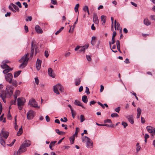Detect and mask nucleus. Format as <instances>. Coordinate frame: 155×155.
Returning a JSON list of instances; mask_svg holds the SVG:
<instances>
[{
    "instance_id": "obj_1",
    "label": "nucleus",
    "mask_w": 155,
    "mask_h": 155,
    "mask_svg": "<svg viewBox=\"0 0 155 155\" xmlns=\"http://www.w3.org/2000/svg\"><path fill=\"white\" fill-rule=\"evenodd\" d=\"M9 133L7 131H5L3 129L1 131L0 133V143L3 146L5 145V141L9 136Z\"/></svg>"
},
{
    "instance_id": "obj_2",
    "label": "nucleus",
    "mask_w": 155,
    "mask_h": 155,
    "mask_svg": "<svg viewBox=\"0 0 155 155\" xmlns=\"http://www.w3.org/2000/svg\"><path fill=\"white\" fill-rule=\"evenodd\" d=\"M28 56L29 54L27 53L24 55L19 60V62L22 63L19 66V67L23 68L26 66L29 59L28 58Z\"/></svg>"
},
{
    "instance_id": "obj_3",
    "label": "nucleus",
    "mask_w": 155,
    "mask_h": 155,
    "mask_svg": "<svg viewBox=\"0 0 155 155\" xmlns=\"http://www.w3.org/2000/svg\"><path fill=\"white\" fill-rule=\"evenodd\" d=\"M82 142H86V147L88 148H91L93 146V143L91 139L87 136H84L81 138Z\"/></svg>"
},
{
    "instance_id": "obj_4",
    "label": "nucleus",
    "mask_w": 155,
    "mask_h": 155,
    "mask_svg": "<svg viewBox=\"0 0 155 155\" xmlns=\"http://www.w3.org/2000/svg\"><path fill=\"white\" fill-rule=\"evenodd\" d=\"M53 90L54 92L57 94H59V93L58 90L61 92L63 91V88L62 86L60 84H57L54 86L53 87Z\"/></svg>"
},
{
    "instance_id": "obj_5",
    "label": "nucleus",
    "mask_w": 155,
    "mask_h": 155,
    "mask_svg": "<svg viewBox=\"0 0 155 155\" xmlns=\"http://www.w3.org/2000/svg\"><path fill=\"white\" fill-rule=\"evenodd\" d=\"M2 94H4V95L6 97H9L12 96L13 94V88L7 86L6 89V91L5 93H3Z\"/></svg>"
},
{
    "instance_id": "obj_6",
    "label": "nucleus",
    "mask_w": 155,
    "mask_h": 155,
    "mask_svg": "<svg viewBox=\"0 0 155 155\" xmlns=\"http://www.w3.org/2000/svg\"><path fill=\"white\" fill-rule=\"evenodd\" d=\"M27 118L28 120L32 119L35 116V113L32 110H30L27 113Z\"/></svg>"
},
{
    "instance_id": "obj_7",
    "label": "nucleus",
    "mask_w": 155,
    "mask_h": 155,
    "mask_svg": "<svg viewBox=\"0 0 155 155\" xmlns=\"http://www.w3.org/2000/svg\"><path fill=\"white\" fill-rule=\"evenodd\" d=\"M24 144L25 143H22L17 153H16L17 155L18 154H20L22 153L25 152L27 150L26 147L24 146Z\"/></svg>"
},
{
    "instance_id": "obj_8",
    "label": "nucleus",
    "mask_w": 155,
    "mask_h": 155,
    "mask_svg": "<svg viewBox=\"0 0 155 155\" xmlns=\"http://www.w3.org/2000/svg\"><path fill=\"white\" fill-rule=\"evenodd\" d=\"M5 78L6 81L11 83L13 78L12 75L11 73H8L5 75Z\"/></svg>"
},
{
    "instance_id": "obj_9",
    "label": "nucleus",
    "mask_w": 155,
    "mask_h": 155,
    "mask_svg": "<svg viewBox=\"0 0 155 155\" xmlns=\"http://www.w3.org/2000/svg\"><path fill=\"white\" fill-rule=\"evenodd\" d=\"M25 99L23 98L19 97L17 99V104L19 105H23L25 102Z\"/></svg>"
},
{
    "instance_id": "obj_10",
    "label": "nucleus",
    "mask_w": 155,
    "mask_h": 155,
    "mask_svg": "<svg viewBox=\"0 0 155 155\" xmlns=\"http://www.w3.org/2000/svg\"><path fill=\"white\" fill-rule=\"evenodd\" d=\"M28 104L34 107H37V103L34 99L30 100Z\"/></svg>"
},
{
    "instance_id": "obj_11",
    "label": "nucleus",
    "mask_w": 155,
    "mask_h": 155,
    "mask_svg": "<svg viewBox=\"0 0 155 155\" xmlns=\"http://www.w3.org/2000/svg\"><path fill=\"white\" fill-rule=\"evenodd\" d=\"M48 75L52 78H54L55 74L53 72V70L51 68H49L48 69Z\"/></svg>"
},
{
    "instance_id": "obj_12",
    "label": "nucleus",
    "mask_w": 155,
    "mask_h": 155,
    "mask_svg": "<svg viewBox=\"0 0 155 155\" xmlns=\"http://www.w3.org/2000/svg\"><path fill=\"white\" fill-rule=\"evenodd\" d=\"M93 22L96 24H98L99 23V21L98 18L97 14L96 13H94L93 15Z\"/></svg>"
},
{
    "instance_id": "obj_13",
    "label": "nucleus",
    "mask_w": 155,
    "mask_h": 155,
    "mask_svg": "<svg viewBox=\"0 0 155 155\" xmlns=\"http://www.w3.org/2000/svg\"><path fill=\"white\" fill-rule=\"evenodd\" d=\"M9 62V61L7 60H6L3 61L2 63V64L1 65V67L2 69H4L6 67H8L9 66L6 63H8Z\"/></svg>"
},
{
    "instance_id": "obj_14",
    "label": "nucleus",
    "mask_w": 155,
    "mask_h": 155,
    "mask_svg": "<svg viewBox=\"0 0 155 155\" xmlns=\"http://www.w3.org/2000/svg\"><path fill=\"white\" fill-rule=\"evenodd\" d=\"M129 121L132 124H133L134 123V120L133 117L132 115H128L127 117Z\"/></svg>"
},
{
    "instance_id": "obj_15",
    "label": "nucleus",
    "mask_w": 155,
    "mask_h": 155,
    "mask_svg": "<svg viewBox=\"0 0 155 155\" xmlns=\"http://www.w3.org/2000/svg\"><path fill=\"white\" fill-rule=\"evenodd\" d=\"M4 68L5 70L3 71V72L4 74H6L9 72L10 71H12V69L9 67V66L8 67H5Z\"/></svg>"
},
{
    "instance_id": "obj_16",
    "label": "nucleus",
    "mask_w": 155,
    "mask_h": 155,
    "mask_svg": "<svg viewBox=\"0 0 155 155\" xmlns=\"http://www.w3.org/2000/svg\"><path fill=\"white\" fill-rule=\"evenodd\" d=\"M143 23L145 25L147 26L150 25L151 24V22L148 18H146L144 19Z\"/></svg>"
},
{
    "instance_id": "obj_17",
    "label": "nucleus",
    "mask_w": 155,
    "mask_h": 155,
    "mask_svg": "<svg viewBox=\"0 0 155 155\" xmlns=\"http://www.w3.org/2000/svg\"><path fill=\"white\" fill-rule=\"evenodd\" d=\"M89 45L88 44H86L85 45L82 47L80 46V51L81 52H84L86 49H87Z\"/></svg>"
},
{
    "instance_id": "obj_18",
    "label": "nucleus",
    "mask_w": 155,
    "mask_h": 155,
    "mask_svg": "<svg viewBox=\"0 0 155 155\" xmlns=\"http://www.w3.org/2000/svg\"><path fill=\"white\" fill-rule=\"evenodd\" d=\"M74 104L78 106H81L82 108L84 109L85 108L83 105H82L80 101H79L77 100H75L74 102Z\"/></svg>"
},
{
    "instance_id": "obj_19",
    "label": "nucleus",
    "mask_w": 155,
    "mask_h": 155,
    "mask_svg": "<svg viewBox=\"0 0 155 155\" xmlns=\"http://www.w3.org/2000/svg\"><path fill=\"white\" fill-rule=\"evenodd\" d=\"M146 129L147 131L150 133H152L154 129L153 127L150 126H147L146 127Z\"/></svg>"
},
{
    "instance_id": "obj_20",
    "label": "nucleus",
    "mask_w": 155,
    "mask_h": 155,
    "mask_svg": "<svg viewBox=\"0 0 155 155\" xmlns=\"http://www.w3.org/2000/svg\"><path fill=\"white\" fill-rule=\"evenodd\" d=\"M22 143H25L24 146L26 147H29L31 144V142L29 140H26Z\"/></svg>"
},
{
    "instance_id": "obj_21",
    "label": "nucleus",
    "mask_w": 155,
    "mask_h": 155,
    "mask_svg": "<svg viewBox=\"0 0 155 155\" xmlns=\"http://www.w3.org/2000/svg\"><path fill=\"white\" fill-rule=\"evenodd\" d=\"M81 79L79 78H76L75 80V84L76 86H78L80 84L81 82Z\"/></svg>"
},
{
    "instance_id": "obj_22",
    "label": "nucleus",
    "mask_w": 155,
    "mask_h": 155,
    "mask_svg": "<svg viewBox=\"0 0 155 155\" xmlns=\"http://www.w3.org/2000/svg\"><path fill=\"white\" fill-rule=\"evenodd\" d=\"M82 101L85 103H86L87 102V97L85 95H84L82 96Z\"/></svg>"
},
{
    "instance_id": "obj_23",
    "label": "nucleus",
    "mask_w": 155,
    "mask_h": 155,
    "mask_svg": "<svg viewBox=\"0 0 155 155\" xmlns=\"http://www.w3.org/2000/svg\"><path fill=\"white\" fill-rule=\"evenodd\" d=\"M20 94V92L19 90H17L15 92V94L14 95L15 99H16L17 97Z\"/></svg>"
},
{
    "instance_id": "obj_24",
    "label": "nucleus",
    "mask_w": 155,
    "mask_h": 155,
    "mask_svg": "<svg viewBox=\"0 0 155 155\" xmlns=\"http://www.w3.org/2000/svg\"><path fill=\"white\" fill-rule=\"evenodd\" d=\"M55 132L59 135H63L65 134V132H64L60 131L58 129H56L55 130Z\"/></svg>"
},
{
    "instance_id": "obj_25",
    "label": "nucleus",
    "mask_w": 155,
    "mask_h": 155,
    "mask_svg": "<svg viewBox=\"0 0 155 155\" xmlns=\"http://www.w3.org/2000/svg\"><path fill=\"white\" fill-rule=\"evenodd\" d=\"M23 130L22 128V126H21V127L19 129V131L17 133V135L18 136H20L22 133Z\"/></svg>"
},
{
    "instance_id": "obj_26",
    "label": "nucleus",
    "mask_w": 155,
    "mask_h": 155,
    "mask_svg": "<svg viewBox=\"0 0 155 155\" xmlns=\"http://www.w3.org/2000/svg\"><path fill=\"white\" fill-rule=\"evenodd\" d=\"M106 17L104 15H102L101 16V19L102 21H103V25H104V24H105L106 21Z\"/></svg>"
},
{
    "instance_id": "obj_27",
    "label": "nucleus",
    "mask_w": 155,
    "mask_h": 155,
    "mask_svg": "<svg viewBox=\"0 0 155 155\" xmlns=\"http://www.w3.org/2000/svg\"><path fill=\"white\" fill-rule=\"evenodd\" d=\"M75 138L74 136V135L71 136L70 138V142L71 144H73L74 143V140Z\"/></svg>"
},
{
    "instance_id": "obj_28",
    "label": "nucleus",
    "mask_w": 155,
    "mask_h": 155,
    "mask_svg": "<svg viewBox=\"0 0 155 155\" xmlns=\"http://www.w3.org/2000/svg\"><path fill=\"white\" fill-rule=\"evenodd\" d=\"M96 39V37L93 36L92 37L91 41V43L92 45H94L95 43V42L94 41Z\"/></svg>"
},
{
    "instance_id": "obj_29",
    "label": "nucleus",
    "mask_w": 155,
    "mask_h": 155,
    "mask_svg": "<svg viewBox=\"0 0 155 155\" xmlns=\"http://www.w3.org/2000/svg\"><path fill=\"white\" fill-rule=\"evenodd\" d=\"M11 5L13 8H14L17 11L19 12V9L16 5L14 4L13 3H12Z\"/></svg>"
},
{
    "instance_id": "obj_30",
    "label": "nucleus",
    "mask_w": 155,
    "mask_h": 155,
    "mask_svg": "<svg viewBox=\"0 0 155 155\" xmlns=\"http://www.w3.org/2000/svg\"><path fill=\"white\" fill-rule=\"evenodd\" d=\"M21 72V71H19L15 72L14 74V77L15 78L17 77L20 74Z\"/></svg>"
},
{
    "instance_id": "obj_31",
    "label": "nucleus",
    "mask_w": 155,
    "mask_h": 155,
    "mask_svg": "<svg viewBox=\"0 0 155 155\" xmlns=\"http://www.w3.org/2000/svg\"><path fill=\"white\" fill-rule=\"evenodd\" d=\"M10 84H12L15 86H16L17 84V82L15 80H12V81H11V83H9Z\"/></svg>"
},
{
    "instance_id": "obj_32",
    "label": "nucleus",
    "mask_w": 155,
    "mask_h": 155,
    "mask_svg": "<svg viewBox=\"0 0 155 155\" xmlns=\"http://www.w3.org/2000/svg\"><path fill=\"white\" fill-rule=\"evenodd\" d=\"M33 44V42H32V44H31V47H32L31 49V54H30V57L31 58H32L33 55V53L34 52V49L32 48Z\"/></svg>"
},
{
    "instance_id": "obj_33",
    "label": "nucleus",
    "mask_w": 155,
    "mask_h": 155,
    "mask_svg": "<svg viewBox=\"0 0 155 155\" xmlns=\"http://www.w3.org/2000/svg\"><path fill=\"white\" fill-rule=\"evenodd\" d=\"M136 151L137 152H138L140 149L141 147L139 145V143H137L136 144Z\"/></svg>"
},
{
    "instance_id": "obj_34",
    "label": "nucleus",
    "mask_w": 155,
    "mask_h": 155,
    "mask_svg": "<svg viewBox=\"0 0 155 155\" xmlns=\"http://www.w3.org/2000/svg\"><path fill=\"white\" fill-rule=\"evenodd\" d=\"M0 97L2 98L3 102L5 103L6 102L5 99L6 97L4 95V94H2L0 93Z\"/></svg>"
},
{
    "instance_id": "obj_35",
    "label": "nucleus",
    "mask_w": 155,
    "mask_h": 155,
    "mask_svg": "<svg viewBox=\"0 0 155 155\" xmlns=\"http://www.w3.org/2000/svg\"><path fill=\"white\" fill-rule=\"evenodd\" d=\"M116 29L117 30H120V32H121L122 29H120V24L118 22H117V24L116 25Z\"/></svg>"
},
{
    "instance_id": "obj_36",
    "label": "nucleus",
    "mask_w": 155,
    "mask_h": 155,
    "mask_svg": "<svg viewBox=\"0 0 155 155\" xmlns=\"http://www.w3.org/2000/svg\"><path fill=\"white\" fill-rule=\"evenodd\" d=\"M79 4H77L74 7V8L75 12H78V8H79Z\"/></svg>"
},
{
    "instance_id": "obj_37",
    "label": "nucleus",
    "mask_w": 155,
    "mask_h": 155,
    "mask_svg": "<svg viewBox=\"0 0 155 155\" xmlns=\"http://www.w3.org/2000/svg\"><path fill=\"white\" fill-rule=\"evenodd\" d=\"M85 120L84 116L83 115H80V122H82Z\"/></svg>"
},
{
    "instance_id": "obj_38",
    "label": "nucleus",
    "mask_w": 155,
    "mask_h": 155,
    "mask_svg": "<svg viewBox=\"0 0 155 155\" xmlns=\"http://www.w3.org/2000/svg\"><path fill=\"white\" fill-rule=\"evenodd\" d=\"M63 27H61L58 31H57L55 33L56 35H57L59 33L64 29Z\"/></svg>"
},
{
    "instance_id": "obj_39",
    "label": "nucleus",
    "mask_w": 155,
    "mask_h": 155,
    "mask_svg": "<svg viewBox=\"0 0 155 155\" xmlns=\"http://www.w3.org/2000/svg\"><path fill=\"white\" fill-rule=\"evenodd\" d=\"M40 87L41 88V91H43L45 87V84L43 83H41L40 84Z\"/></svg>"
},
{
    "instance_id": "obj_40",
    "label": "nucleus",
    "mask_w": 155,
    "mask_h": 155,
    "mask_svg": "<svg viewBox=\"0 0 155 155\" xmlns=\"http://www.w3.org/2000/svg\"><path fill=\"white\" fill-rule=\"evenodd\" d=\"M39 58H38L37 59L36 64V68L37 70H39Z\"/></svg>"
},
{
    "instance_id": "obj_41",
    "label": "nucleus",
    "mask_w": 155,
    "mask_h": 155,
    "mask_svg": "<svg viewBox=\"0 0 155 155\" xmlns=\"http://www.w3.org/2000/svg\"><path fill=\"white\" fill-rule=\"evenodd\" d=\"M86 57L88 61H90L91 60V57L89 55H86Z\"/></svg>"
},
{
    "instance_id": "obj_42",
    "label": "nucleus",
    "mask_w": 155,
    "mask_h": 155,
    "mask_svg": "<svg viewBox=\"0 0 155 155\" xmlns=\"http://www.w3.org/2000/svg\"><path fill=\"white\" fill-rule=\"evenodd\" d=\"M115 43L114 38H112L111 42H109V44L110 48H111V44H113Z\"/></svg>"
},
{
    "instance_id": "obj_43",
    "label": "nucleus",
    "mask_w": 155,
    "mask_h": 155,
    "mask_svg": "<svg viewBox=\"0 0 155 155\" xmlns=\"http://www.w3.org/2000/svg\"><path fill=\"white\" fill-rule=\"evenodd\" d=\"M63 119H63V118H61L60 119L61 121L64 122H66L68 120L66 117H64Z\"/></svg>"
},
{
    "instance_id": "obj_44",
    "label": "nucleus",
    "mask_w": 155,
    "mask_h": 155,
    "mask_svg": "<svg viewBox=\"0 0 155 155\" xmlns=\"http://www.w3.org/2000/svg\"><path fill=\"white\" fill-rule=\"evenodd\" d=\"M16 100L15 99L14 100H13L11 101L10 103V104L11 105H12V104H16Z\"/></svg>"
},
{
    "instance_id": "obj_45",
    "label": "nucleus",
    "mask_w": 155,
    "mask_h": 155,
    "mask_svg": "<svg viewBox=\"0 0 155 155\" xmlns=\"http://www.w3.org/2000/svg\"><path fill=\"white\" fill-rule=\"evenodd\" d=\"M85 92L87 93V94H90V92L89 91V88L87 87H86V91Z\"/></svg>"
},
{
    "instance_id": "obj_46",
    "label": "nucleus",
    "mask_w": 155,
    "mask_h": 155,
    "mask_svg": "<svg viewBox=\"0 0 155 155\" xmlns=\"http://www.w3.org/2000/svg\"><path fill=\"white\" fill-rule=\"evenodd\" d=\"M137 114H141V110L140 108L138 107L137 109Z\"/></svg>"
},
{
    "instance_id": "obj_47",
    "label": "nucleus",
    "mask_w": 155,
    "mask_h": 155,
    "mask_svg": "<svg viewBox=\"0 0 155 155\" xmlns=\"http://www.w3.org/2000/svg\"><path fill=\"white\" fill-rule=\"evenodd\" d=\"M111 116L112 117H118V115L117 113H113L111 114Z\"/></svg>"
},
{
    "instance_id": "obj_48",
    "label": "nucleus",
    "mask_w": 155,
    "mask_h": 155,
    "mask_svg": "<svg viewBox=\"0 0 155 155\" xmlns=\"http://www.w3.org/2000/svg\"><path fill=\"white\" fill-rule=\"evenodd\" d=\"M83 9L84 11L86 12V11L88 10L89 9L88 7L87 6H85L83 8Z\"/></svg>"
},
{
    "instance_id": "obj_49",
    "label": "nucleus",
    "mask_w": 155,
    "mask_h": 155,
    "mask_svg": "<svg viewBox=\"0 0 155 155\" xmlns=\"http://www.w3.org/2000/svg\"><path fill=\"white\" fill-rule=\"evenodd\" d=\"M78 17L77 18V19H76V21H75L74 22V25H73V28H72V31H73L75 27V25L77 24V22H78Z\"/></svg>"
},
{
    "instance_id": "obj_50",
    "label": "nucleus",
    "mask_w": 155,
    "mask_h": 155,
    "mask_svg": "<svg viewBox=\"0 0 155 155\" xmlns=\"http://www.w3.org/2000/svg\"><path fill=\"white\" fill-rule=\"evenodd\" d=\"M32 19V18L31 16H28L27 17V18L26 19V21H28V20L31 21Z\"/></svg>"
},
{
    "instance_id": "obj_51",
    "label": "nucleus",
    "mask_w": 155,
    "mask_h": 155,
    "mask_svg": "<svg viewBox=\"0 0 155 155\" xmlns=\"http://www.w3.org/2000/svg\"><path fill=\"white\" fill-rule=\"evenodd\" d=\"M16 4L18 5L19 8H21L22 6L21 3L19 2H18L16 3Z\"/></svg>"
},
{
    "instance_id": "obj_52",
    "label": "nucleus",
    "mask_w": 155,
    "mask_h": 155,
    "mask_svg": "<svg viewBox=\"0 0 155 155\" xmlns=\"http://www.w3.org/2000/svg\"><path fill=\"white\" fill-rule=\"evenodd\" d=\"M122 124L124 126V128L126 127L127 126V124L125 122H122Z\"/></svg>"
},
{
    "instance_id": "obj_53",
    "label": "nucleus",
    "mask_w": 155,
    "mask_h": 155,
    "mask_svg": "<svg viewBox=\"0 0 155 155\" xmlns=\"http://www.w3.org/2000/svg\"><path fill=\"white\" fill-rule=\"evenodd\" d=\"M35 83L37 85H38L39 83V80L38 77H36L35 78Z\"/></svg>"
},
{
    "instance_id": "obj_54",
    "label": "nucleus",
    "mask_w": 155,
    "mask_h": 155,
    "mask_svg": "<svg viewBox=\"0 0 155 155\" xmlns=\"http://www.w3.org/2000/svg\"><path fill=\"white\" fill-rule=\"evenodd\" d=\"M51 3L54 5H57V2L56 0H51Z\"/></svg>"
},
{
    "instance_id": "obj_55",
    "label": "nucleus",
    "mask_w": 155,
    "mask_h": 155,
    "mask_svg": "<svg viewBox=\"0 0 155 155\" xmlns=\"http://www.w3.org/2000/svg\"><path fill=\"white\" fill-rule=\"evenodd\" d=\"M57 141H52V142H51L49 145L52 146H54V145H55V144L56 143Z\"/></svg>"
},
{
    "instance_id": "obj_56",
    "label": "nucleus",
    "mask_w": 155,
    "mask_h": 155,
    "mask_svg": "<svg viewBox=\"0 0 155 155\" xmlns=\"http://www.w3.org/2000/svg\"><path fill=\"white\" fill-rule=\"evenodd\" d=\"M35 30L38 33H39V26L37 25L35 27Z\"/></svg>"
},
{
    "instance_id": "obj_57",
    "label": "nucleus",
    "mask_w": 155,
    "mask_h": 155,
    "mask_svg": "<svg viewBox=\"0 0 155 155\" xmlns=\"http://www.w3.org/2000/svg\"><path fill=\"white\" fill-rule=\"evenodd\" d=\"M116 44L117 47H120V43L119 41L117 40L116 41Z\"/></svg>"
},
{
    "instance_id": "obj_58",
    "label": "nucleus",
    "mask_w": 155,
    "mask_h": 155,
    "mask_svg": "<svg viewBox=\"0 0 155 155\" xmlns=\"http://www.w3.org/2000/svg\"><path fill=\"white\" fill-rule=\"evenodd\" d=\"M45 55L46 58H48L49 56V54L48 51H45Z\"/></svg>"
},
{
    "instance_id": "obj_59",
    "label": "nucleus",
    "mask_w": 155,
    "mask_h": 155,
    "mask_svg": "<svg viewBox=\"0 0 155 155\" xmlns=\"http://www.w3.org/2000/svg\"><path fill=\"white\" fill-rule=\"evenodd\" d=\"M104 122L105 123H112L111 120L110 119H108L106 120H105L104 121Z\"/></svg>"
},
{
    "instance_id": "obj_60",
    "label": "nucleus",
    "mask_w": 155,
    "mask_h": 155,
    "mask_svg": "<svg viewBox=\"0 0 155 155\" xmlns=\"http://www.w3.org/2000/svg\"><path fill=\"white\" fill-rule=\"evenodd\" d=\"M120 107H118L115 109V111H116V112L119 113L120 110Z\"/></svg>"
},
{
    "instance_id": "obj_61",
    "label": "nucleus",
    "mask_w": 155,
    "mask_h": 155,
    "mask_svg": "<svg viewBox=\"0 0 155 155\" xmlns=\"http://www.w3.org/2000/svg\"><path fill=\"white\" fill-rule=\"evenodd\" d=\"M46 120L47 122H48L50 120V119L48 115L46 116L45 117Z\"/></svg>"
},
{
    "instance_id": "obj_62",
    "label": "nucleus",
    "mask_w": 155,
    "mask_h": 155,
    "mask_svg": "<svg viewBox=\"0 0 155 155\" xmlns=\"http://www.w3.org/2000/svg\"><path fill=\"white\" fill-rule=\"evenodd\" d=\"M25 30L26 33H27L28 31V26L26 25L25 26Z\"/></svg>"
},
{
    "instance_id": "obj_63",
    "label": "nucleus",
    "mask_w": 155,
    "mask_h": 155,
    "mask_svg": "<svg viewBox=\"0 0 155 155\" xmlns=\"http://www.w3.org/2000/svg\"><path fill=\"white\" fill-rule=\"evenodd\" d=\"M71 53L70 52H67L65 53L64 55L66 57L69 56L71 54Z\"/></svg>"
},
{
    "instance_id": "obj_64",
    "label": "nucleus",
    "mask_w": 155,
    "mask_h": 155,
    "mask_svg": "<svg viewBox=\"0 0 155 155\" xmlns=\"http://www.w3.org/2000/svg\"><path fill=\"white\" fill-rule=\"evenodd\" d=\"M150 18L152 20L155 21V15H152L150 16Z\"/></svg>"
}]
</instances>
